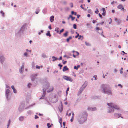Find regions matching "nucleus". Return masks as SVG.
Here are the masks:
<instances>
[{
    "label": "nucleus",
    "instance_id": "f257e3e1",
    "mask_svg": "<svg viewBox=\"0 0 128 128\" xmlns=\"http://www.w3.org/2000/svg\"><path fill=\"white\" fill-rule=\"evenodd\" d=\"M101 88L102 89V92L108 94H112L110 88L108 85L102 84L101 86Z\"/></svg>",
    "mask_w": 128,
    "mask_h": 128
},
{
    "label": "nucleus",
    "instance_id": "f03ea898",
    "mask_svg": "<svg viewBox=\"0 0 128 128\" xmlns=\"http://www.w3.org/2000/svg\"><path fill=\"white\" fill-rule=\"evenodd\" d=\"M107 104L110 107L108 111L109 112H113L114 111V108L117 110L120 109V108L118 106L113 103H108Z\"/></svg>",
    "mask_w": 128,
    "mask_h": 128
},
{
    "label": "nucleus",
    "instance_id": "7ed1b4c3",
    "mask_svg": "<svg viewBox=\"0 0 128 128\" xmlns=\"http://www.w3.org/2000/svg\"><path fill=\"white\" fill-rule=\"evenodd\" d=\"M86 116L87 115L86 113H84V114L80 116V118H79L78 119V122L80 123H83L86 120Z\"/></svg>",
    "mask_w": 128,
    "mask_h": 128
},
{
    "label": "nucleus",
    "instance_id": "20e7f679",
    "mask_svg": "<svg viewBox=\"0 0 128 128\" xmlns=\"http://www.w3.org/2000/svg\"><path fill=\"white\" fill-rule=\"evenodd\" d=\"M50 84L48 82H46V83L45 85L44 86V88L43 89V94L42 97L40 98V99H44V97L46 94V89H48L49 87Z\"/></svg>",
    "mask_w": 128,
    "mask_h": 128
},
{
    "label": "nucleus",
    "instance_id": "39448f33",
    "mask_svg": "<svg viewBox=\"0 0 128 128\" xmlns=\"http://www.w3.org/2000/svg\"><path fill=\"white\" fill-rule=\"evenodd\" d=\"M87 83L86 82H85L80 89V93H81L84 90V88L87 86Z\"/></svg>",
    "mask_w": 128,
    "mask_h": 128
},
{
    "label": "nucleus",
    "instance_id": "423d86ee",
    "mask_svg": "<svg viewBox=\"0 0 128 128\" xmlns=\"http://www.w3.org/2000/svg\"><path fill=\"white\" fill-rule=\"evenodd\" d=\"M63 78L65 80H66L68 81H69L70 82H72L73 80L70 77L64 76Z\"/></svg>",
    "mask_w": 128,
    "mask_h": 128
},
{
    "label": "nucleus",
    "instance_id": "0eeeda50",
    "mask_svg": "<svg viewBox=\"0 0 128 128\" xmlns=\"http://www.w3.org/2000/svg\"><path fill=\"white\" fill-rule=\"evenodd\" d=\"M24 103H22L20 106L19 108V111H22L24 107Z\"/></svg>",
    "mask_w": 128,
    "mask_h": 128
},
{
    "label": "nucleus",
    "instance_id": "6e6552de",
    "mask_svg": "<svg viewBox=\"0 0 128 128\" xmlns=\"http://www.w3.org/2000/svg\"><path fill=\"white\" fill-rule=\"evenodd\" d=\"M72 52L74 53L73 56L74 58H76V56H78L79 54V53L78 52L73 50L72 51Z\"/></svg>",
    "mask_w": 128,
    "mask_h": 128
},
{
    "label": "nucleus",
    "instance_id": "1a4fd4ad",
    "mask_svg": "<svg viewBox=\"0 0 128 128\" xmlns=\"http://www.w3.org/2000/svg\"><path fill=\"white\" fill-rule=\"evenodd\" d=\"M24 64L23 63L22 64V66H21V68L20 69V73H22L24 71Z\"/></svg>",
    "mask_w": 128,
    "mask_h": 128
},
{
    "label": "nucleus",
    "instance_id": "9d476101",
    "mask_svg": "<svg viewBox=\"0 0 128 128\" xmlns=\"http://www.w3.org/2000/svg\"><path fill=\"white\" fill-rule=\"evenodd\" d=\"M37 75V74H32L31 76V78L32 81H33L36 79Z\"/></svg>",
    "mask_w": 128,
    "mask_h": 128
},
{
    "label": "nucleus",
    "instance_id": "9b49d317",
    "mask_svg": "<svg viewBox=\"0 0 128 128\" xmlns=\"http://www.w3.org/2000/svg\"><path fill=\"white\" fill-rule=\"evenodd\" d=\"M115 20L116 22L118 24H120L122 22V21L121 20L117 18H115Z\"/></svg>",
    "mask_w": 128,
    "mask_h": 128
},
{
    "label": "nucleus",
    "instance_id": "f8f14e48",
    "mask_svg": "<svg viewBox=\"0 0 128 128\" xmlns=\"http://www.w3.org/2000/svg\"><path fill=\"white\" fill-rule=\"evenodd\" d=\"M121 114H120L115 113L114 114V116L116 118H118L120 117H121L122 118H123L121 116Z\"/></svg>",
    "mask_w": 128,
    "mask_h": 128
},
{
    "label": "nucleus",
    "instance_id": "ddd939ff",
    "mask_svg": "<svg viewBox=\"0 0 128 128\" xmlns=\"http://www.w3.org/2000/svg\"><path fill=\"white\" fill-rule=\"evenodd\" d=\"M117 8L118 9H121L122 10H124V8L123 7L122 5V4H120L118 6Z\"/></svg>",
    "mask_w": 128,
    "mask_h": 128
},
{
    "label": "nucleus",
    "instance_id": "4468645a",
    "mask_svg": "<svg viewBox=\"0 0 128 128\" xmlns=\"http://www.w3.org/2000/svg\"><path fill=\"white\" fill-rule=\"evenodd\" d=\"M10 90L8 89H7L6 90V98L8 99V94L9 93Z\"/></svg>",
    "mask_w": 128,
    "mask_h": 128
},
{
    "label": "nucleus",
    "instance_id": "2eb2a0df",
    "mask_svg": "<svg viewBox=\"0 0 128 128\" xmlns=\"http://www.w3.org/2000/svg\"><path fill=\"white\" fill-rule=\"evenodd\" d=\"M96 109V107L92 108L90 107H88V110H91L92 111L95 110Z\"/></svg>",
    "mask_w": 128,
    "mask_h": 128
},
{
    "label": "nucleus",
    "instance_id": "dca6fc26",
    "mask_svg": "<svg viewBox=\"0 0 128 128\" xmlns=\"http://www.w3.org/2000/svg\"><path fill=\"white\" fill-rule=\"evenodd\" d=\"M25 28V26L24 25H23L22 27L20 30L19 32H22L24 30Z\"/></svg>",
    "mask_w": 128,
    "mask_h": 128
},
{
    "label": "nucleus",
    "instance_id": "f3484780",
    "mask_svg": "<svg viewBox=\"0 0 128 128\" xmlns=\"http://www.w3.org/2000/svg\"><path fill=\"white\" fill-rule=\"evenodd\" d=\"M4 58L3 56H1L0 57V62L2 63L4 60Z\"/></svg>",
    "mask_w": 128,
    "mask_h": 128
},
{
    "label": "nucleus",
    "instance_id": "a211bd4d",
    "mask_svg": "<svg viewBox=\"0 0 128 128\" xmlns=\"http://www.w3.org/2000/svg\"><path fill=\"white\" fill-rule=\"evenodd\" d=\"M54 16H51L50 18V20L51 22H52L54 20Z\"/></svg>",
    "mask_w": 128,
    "mask_h": 128
},
{
    "label": "nucleus",
    "instance_id": "6ab92c4d",
    "mask_svg": "<svg viewBox=\"0 0 128 128\" xmlns=\"http://www.w3.org/2000/svg\"><path fill=\"white\" fill-rule=\"evenodd\" d=\"M11 88L13 90L14 92V93H16L17 92V91L16 89L14 88V86H11Z\"/></svg>",
    "mask_w": 128,
    "mask_h": 128
},
{
    "label": "nucleus",
    "instance_id": "aec40b11",
    "mask_svg": "<svg viewBox=\"0 0 128 128\" xmlns=\"http://www.w3.org/2000/svg\"><path fill=\"white\" fill-rule=\"evenodd\" d=\"M54 88L52 86H51L50 88L49 89V90H48L47 92H50L52 91L53 90Z\"/></svg>",
    "mask_w": 128,
    "mask_h": 128
},
{
    "label": "nucleus",
    "instance_id": "412c9836",
    "mask_svg": "<svg viewBox=\"0 0 128 128\" xmlns=\"http://www.w3.org/2000/svg\"><path fill=\"white\" fill-rule=\"evenodd\" d=\"M68 70L69 69L67 68V67L66 66H65L64 67L62 70L64 72Z\"/></svg>",
    "mask_w": 128,
    "mask_h": 128
},
{
    "label": "nucleus",
    "instance_id": "4be33fe9",
    "mask_svg": "<svg viewBox=\"0 0 128 128\" xmlns=\"http://www.w3.org/2000/svg\"><path fill=\"white\" fill-rule=\"evenodd\" d=\"M52 58L53 59L52 60V61L53 62H54L55 60H57L58 59L57 58H56L54 56H52Z\"/></svg>",
    "mask_w": 128,
    "mask_h": 128
},
{
    "label": "nucleus",
    "instance_id": "5701e85b",
    "mask_svg": "<svg viewBox=\"0 0 128 128\" xmlns=\"http://www.w3.org/2000/svg\"><path fill=\"white\" fill-rule=\"evenodd\" d=\"M55 31L57 33H58L59 32V31L60 30V29L58 28H56L55 29Z\"/></svg>",
    "mask_w": 128,
    "mask_h": 128
},
{
    "label": "nucleus",
    "instance_id": "b1692460",
    "mask_svg": "<svg viewBox=\"0 0 128 128\" xmlns=\"http://www.w3.org/2000/svg\"><path fill=\"white\" fill-rule=\"evenodd\" d=\"M72 37L71 36H70L68 38L66 39V41L67 42H69L70 40L72 39Z\"/></svg>",
    "mask_w": 128,
    "mask_h": 128
},
{
    "label": "nucleus",
    "instance_id": "393cba45",
    "mask_svg": "<svg viewBox=\"0 0 128 128\" xmlns=\"http://www.w3.org/2000/svg\"><path fill=\"white\" fill-rule=\"evenodd\" d=\"M24 119V118L23 116H22L20 117L19 118V120L21 121H22Z\"/></svg>",
    "mask_w": 128,
    "mask_h": 128
},
{
    "label": "nucleus",
    "instance_id": "a878e982",
    "mask_svg": "<svg viewBox=\"0 0 128 128\" xmlns=\"http://www.w3.org/2000/svg\"><path fill=\"white\" fill-rule=\"evenodd\" d=\"M46 35L47 36H49L50 37L51 36V35L50 34V31H48L47 33L46 34Z\"/></svg>",
    "mask_w": 128,
    "mask_h": 128
},
{
    "label": "nucleus",
    "instance_id": "bb28decb",
    "mask_svg": "<svg viewBox=\"0 0 128 128\" xmlns=\"http://www.w3.org/2000/svg\"><path fill=\"white\" fill-rule=\"evenodd\" d=\"M68 32L67 31L64 34V36L65 37H66L68 35Z\"/></svg>",
    "mask_w": 128,
    "mask_h": 128
},
{
    "label": "nucleus",
    "instance_id": "cd10ccee",
    "mask_svg": "<svg viewBox=\"0 0 128 128\" xmlns=\"http://www.w3.org/2000/svg\"><path fill=\"white\" fill-rule=\"evenodd\" d=\"M40 9L39 8H37L36 10V14H38L39 12H40Z\"/></svg>",
    "mask_w": 128,
    "mask_h": 128
},
{
    "label": "nucleus",
    "instance_id": "c85d7f7f",
    "mask_svg": "<svg viewBox=\"0 0 128 128\" xmlns=\"http://www.w3.org/2000/svg\"><path fill=\"white\" fill-rule=\"evenodd\" d=\"M83 38L84 37L83 36L80 35L79 36V37L78 38V39L79 40L80 39L82 40L83 39Z\"/></svg>",
    "mask_w": 128,
    "mask_h": 128
},
{
    "label": "nucleus",
    "instance_id": "c756f323",
    "mask_svg": "<svg viewBox=\"0 0 128 128\" xmlns=\"http://www.w3.org/2000/svg\"><path fill=\"white\" fill-rule=\"evenodd\" d=\"M42 68L43 67L42 66H38V65H36V68L37 69H39L40 68Z\"/></svg>",
    "mask_w": 128,
    "mask_h": 128
},
{
    "label": "nucleus",
    "instance_id": "7c9ffc66",
    "mask_svg": "<svg viewBox=\"0 0 128 128\" xmlns=\"http://www.w3.org/2000/svg\"><path fill=\"white\" fill-rule=\"evenodd\" d=\"M47 126H48V128H50L51 127V125L49 123H48L47 124Z\"/></svg>",
    "mask_w": 128,
    "mask_h": 128
},
{
    "label": "nucleus",
    "instance_id": "2f4dec72",
    "mask_svg": "<svg viewBox=\"0 0 128 128\" xmlns=\"http://www.w3.org/2000/svg\"><path fill=\"white\" fill-rule=\"evenodd\" d=\"M42 57L44 58H46V55L44 54H42Z\"/></svg>",
    "mask_w": 128,
    "mask_h": 128
},
{
    "label": "nucleus",
    "instance_id": "473e14b6",
    "mask_svg": "<svg viewBox=\"0 0 128 128\" xmlns=\"http://www.w3.org/2000/svg\"><path fill=\"white\" fill-rule=\"evenodd\" d=\"M0 13L1 14H2V16H3V17L4 16V13L2 11V10H1V11H0Z\"/></svg>",
    "mask_w": 128,
    "mask_h": 128
},
{
    "label": "nucleus",
    "instance_id": "72a5a7b5",
    "mask_svg": "<svg viewBox=\"0 0 128 128\" xmlns=\"http://www.w3.org/2000/svg\"><path fill=\"white\" fill-rule=\"evenodd\" d=\"M85 43L86 44L87 46H90V44L89 43L87 42H85Z\"/></svg>",
    "mask_w": 128,
    "mask_h": 128
},
{
    "label": "nucleus",
    "instance_id": "f704fd0d",
    "mask_svg": "<svg viewBox=\"0 0 128 128\" xmlns=\"http://www.w3.org/2000/svg\"><path fill=\"white\" fill-rule=\"evenodd\" d=\"M88 12L89 13H90V14H92V11L90 9L88 10Z\"/></svg>",
    "mask_w": 128,
    "mask_h": 128
},
{
    "label": "nucleus",
    "instance_id": "c9c22d12",
    "mask_svg": "<svg viewBox=\"0 0 128 128\" xmlns=\"http://www.w3.org/2000/svg\"><path fill=\"white\" fill-rule=\"evenodd\" d=\"M96 10L95 11V12L96 13V14H98V13L99 12V11L98 10V8H97L96 9Z\"/></svg>",
    "mask_w": 128,
    "mask_h": 128
},
{
    "label": "nucleus",
    "instance_id": "e433bc0d",
    "mask_svg": "<svg viewBox=\"0 0 128 128\" xmlns=\"http://www.w3.org/2000/svg\"><path fill=\"white\" fill-rule=\"evenodd\" d=\"M10 120H9L8 122V125H7L8 127L9 126L10 124Z\"/></svg>",
    "mask_w": 128,
    "mask_h": 128
},
{
    "label": "nucleus",
    "instance_id": "4c0bfd02",
    "mask_svg": "<svg viewBox=\"0 0 128 128\" xmlns=\"http://www.w3.org/2000/svg\"><path fill=\"white\" fill-rule=\"evenodd\" d=\"M73 28L74 29H76V24H74L73 25Z\"/></svg>",
    "mask_w": 128,
    "mask_h": 128
},
{
    "label": "nucleus",
    "instance_id": "58836bf2",
    "mask_svg": "<svg viewBox=\"0 0 128 128\" xmlns=\"http://www.w3.org/2000/svg\"><path fill=\"white\" fill-rule=\"evenodd\" d=\"M64 29H62V30H60V32L59 33V34H60L62 32H63V31H64Z\"/></svg>",
    "mask_w": 128,
    "mask_h": 128
},
{
    "label": "nucleus",
    "instance_id": "ea45409f",
    "mask_svg": "<svg viewBox=\"0 0 128 128\" xmlns=\"http://www.w3.org/2000/svg\"><path fill=\"white\" fill-rule=\"evenodd\" d=\"M58 66L60 67V69H61L62 67V64H58Z\"/></svg>",
    "mask_w": 128,
    "mask_h": 128
},
{
    "label": "nucleus",
    "instance_id": "a19ab883",
    "mask_svg": "<svg viewBox=\"0 0 128 128\" xmlns=\"http://www.w3.org/2000/svg\"><path fill=\"white\" fill-rule=\"evenodd\" d=\"M121 54L123 55H124V54H126L125 53L124 51H122L121 52Z\"/></svg>",
    "mask_w": 128,
    "mask_h": 128
},
{
    "label": "nucleus",
    "instance_id": "79ce46f5",
    "mask_svg": "<svg viewBox=\"0 0 128 128\" xmlns=\"http://www.w3.org/2000/svg\"><path fill=\"white\" fill-rule=\"evenodd\" d=\"M102 10L103 11V12L104 13H105L106 12V10H105V8H102Z\"/></svg>",
    "mask_w": 128,
    "mask_h": 128
},
{
    "label": "nucleus",
    "instance_id": "37998d69",
    "mask_svg": "<svg viewBox=\"0 0 128 128\" xmlns=\"http://www.w3.org/2000/svg\"><path fill=\"white\" fill-rule=\"evenodd\" d=\"M62 118H60L59 122L60 124L62 123Z\"/></svg>",
    "mask_w": 128,
    "mask_h": 128
},
{
    "label": "nucleus",
    "instance_id": "c03bdc74",
    "mask_svg": "<svg viewBox=\"0 0 128 128\" xmlns=\"http://www.w3.org/2000/svg\"><path fill=\"white\" fill-rule=\"evenodd\" d=\"M70 5L71 8H72L73 7V4L72 3H70Z\"/></svg>",
    "mask_w": 128,
    "mask_h": 128
},
{
    "label": "nucleus",
    "instance_id": "a18cd8bd",
    "mask_svg": "<svg viewBox=\"0 0 128 128\" xmlns=\"http://www.w3.org/2000/svg\"><path fill=\"white\" fill-rule=\"evenodd\" d=\"M76 33L77 34V36H75V38H78V37L79 36V34H78V33H77V32H76Z\"/></svg>",
    "mask_w": 128,
    "mask_h": 128
},
{
    "label": "nucleus",
    "instance_id": "49530a36",
    "mask_svg": "<svg viewBox=\"0 0 128 128\" xmlns=\"http://www.w3.org/2000/svg\"><path fill=\"white\" fill-rule=\"evenodd\" d=\"M74 120V116H72V118L70 120V121L71 122H72Z\"/></svg>",
    "mask_w": 128,
    "mask_h": 128
},
{
    "label": "nucleus",
    "instance_id": "de8ad7c7",
    "mask_svg": "<svg viewBox=\"0 0 128 128\" xmlns=\"http://www.w3.org/2000/svg\"><path fill=\"white\" fill-rule=\"evenodd\" d=\"M94 78H95V80H97V77H96V75H95L94 76V77H93Z\"/></svg>",
    "mask_w": 128,
    "mask_h": 128
},
{
    "label": "nucleus",
    "instance_id": "09e8293b",
    "mask_svg": "<svg viewBox=\"0 0 128 128\" xmlns=\"http://www.w3.org/2000/svg\"><path fill=\"white\" fill-rule=\"evenodd\" d=\"M72 16L71 15H70L69 17L68 18V20L70 18H72Z\"/></svg>",
    "mask_w": 128,
    "mask_h": 128
},
{
    "label": "nucleus",
    "instance_id": "8fccbe9b",
    "mask_svg": "<svg viewBox=\"0 0 128 128\" xmlns=\"http://www.w3.org/2000/svg\"><path fill=\"white\" fill-rule=\"evenodd\" d=\"M27 52H25L24 53V56H27Z\"/></svg>",
    "mask_w": 128,
    "mask_h": 128
},
{
    "label": "nucleus",
    "instance_id": "3c124183",
    "mask_svg": "<svg viewBox=\"0 0 128 128\" xmlns=\"http://www.w3.org/2000/svg\"><path fill=\"white\" fill-rule=\"evenodd\" d=\"M31 85V84H30L29 83L28 85V86L29 88H30V86Z\"/></svg>",
    "mask_w": 128,
    "mask_h": 128
},
{
    "label": "nucleus",
    "instance_id": "603ef678",
    "mask_svg": "<svg viewBox=\"0 0 128 128\" xmlns=\"http://www.w3.org/2000/svg\"><path fill=\"white\" fill-rule=\"evenodd\" d=\"M38 118V117L36 115H35V118L36 119Z\"/></svg>",
    "mask_w": 128,
    "mask_h": 128
},
{
    "label": "nucleus",
    "instance_id": "864d4df0",
    "mask_svg": "<svg viewBox=\"0 0 128 128\" xmlns=\"http://www.w3.org/2000/svg\"><path fill=\"white\" fill-rule=\"evenodd\" d=\"M74 69H75L77 70L78 69V68L76 66H74Z\"/></svg>",
    "mask_w": 128,
    "mask_h": 128
},
{
    "label": "nucleus",
    "instance_id": "5fc2aeb1",
    "mask_svg": "<svg viewBox=\"0 0 128 128\" xmlns=\"http://www.w3.org/2000/svg\"><path fill=\"white\" fill-rule=\"evenodd\" d=\"M99 14V15L100 16V17L101 18H102V16L100 14Z\"/></svg>",
    "mask_w": 128,
    "mask_h": 128
},
{
    "label": "nucleus",
    "instance_id": "6e6d98bb",
    "mask_svg": "<svg viewBox=\"0 0 128 128\" xmlns=\"http://www.w3.org/2000/svg\"><path fill=\"white\" fill-rule=\"evenodd\" d=\"M96 22V21L95 20H93L92 21V22L94 24L95 22Z\"/></svg>",
    "mask_w": 128,
    "mask_h": 128
},
{
    "label": "nucleus",
    "instance_id": "4d7b16f0",
    "mask_svg": "<svg viewBox=\"0 0 128 128\" xmlns=\"http://www.w3.org/2000/svg\"><path fill=\"white\" fill-rule=\"evenodd\" d=\"M75 17H72V20H74L75 19Z\"/></svg>",
    "mask_w": 128,
    "mask_h": 128
},
{
    "label": "nucleus",
    "instance_id": "13d9d810",
    "mask_svg": "<svg viewBox=\"0 0 128 128\" xmlns=\"http://www.w3.org/2000/svg\"><path fill=\"white\" fill-rule=\"evenodd\" d=\"M67 114L68 116H69L71 115V113H70L69 114H68V113Z\"/></svg>",
    "mask_w": 128,
    "mask_h": 128
},
{
    "label": "nucleus",
    "instance_id": "bf43d9fd",
    "mask_svg": "<svg viewBox=\"0 0 128 128\" xmlns=\"http://www.w3.org/2000/svg\"><path fill=\"white\" fill-rule=\"evenodd\" d=\"M66 62V61H65L63 62V64H65Z\"/></svg>",
    "mask_w": 128,
    "mask_h": 128
},
{
    "label": "nucleus",
    "instance_id": "052dcab7",
    "mask_svg": "<svg viewBox=\"0 0 128 128\" xmlns=\"http://www.w3.org/2000/svg\"><path fill=\"white\" fill-rule=\"evenodd\" d=\"M48 28L50 29H52L51 28V25H50L48 26Z\"/></svg>",
    "mask_w": 128,
    "mask_h": 128
},
{
    "label": "nucleus",
    "instance_id": "680f3d73",
    "mask_svg": "<svg viewBox=\"0 0 128 128\" xmlns=\"http://www.w3.org/2000/svg\"><path fill=\"white\" fill-rule=\"evenodd\" d=\"M122 70H120V73L121 74H122L123 73V72L122 71Z\"/></svg>",
    "mask_w": 128,
    "mask_h": 128
},
{
    "label": "nucleus",
    "instance_id": "e2e57ef3",
    "mask_svg": "<svg viewBox=\"0 0 128 128\" xmlns=\"http://www.w3.org/2000/svg\"><path fill=\"white\" fill-rule=\"evenodd\" d=\"M65 124H66V123L65 122H63V125L64 126H65Z\"/></svg>",
    "mask_w": 128,
    "mask_h": 128
},
{
    "label": "nucleus",
    "instance_id": "0e129e2a",
    "mask_svg": "<svg viewBox=\"0 0 128 128\" xmlns=\"http://www.w3.org/2000/svg\"><path fill=\"white\" fill-rule=\"evenodd\" d=\"M96 29L97 30H100V28L99 27H96Z\"/></svg>",
    "mask_w": 128,
    "mask_h": 128
},
{
    "label": "nucleus",
    "instance_id": "69168bd1",
    "mask_svg": "<svg viewBox=\"0 0 128 128\" xmlns=\"http://www.w3.org/2000/svg\"><path fill=\"white\" fill-rule=\"evenodd\" d=\"M112 12L113 13H114L115 12V10H112Z\"/></svg>",
    "mask_w": 128,
    "mask_h": 128
},
{
    "label": "nucleus",
    "instance_id": "338daca9",
    "mask_svg": "<svg viewBox=\"0 0 128 128\" xmlns=\"http://www.w3.org/2000/svg\"><path fill=\"white\" fill-rule=\"evenodd\" d=\"M62 57H60V58L58 59V60H62Z\"/></svg>",
    "mask_w": 128,
    "mask_h": 128
},
{
    "label": "nucleus",
    "instance_id": "774afa93",
    "mask_svg": "<svg viewBox=\"0 0 128 128\" xmlns=\"http://www.w3.org/2000/svg\"><path fill=\"white\" fill-rule=\"evenodd\" d=\"M80 15H77V18H79V17H80Z\"/></svg>",
    "mask_w": 128,
    "mask_h": 128
}]
</instances>
